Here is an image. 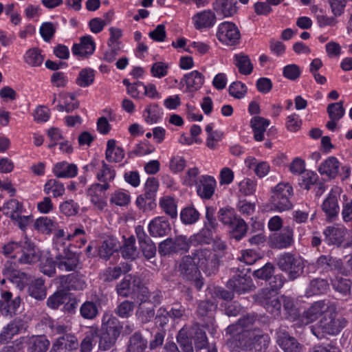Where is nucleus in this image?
<instances>
[{"label": "nucleus", "mask_w": 352, "mask_h": 352, "mask_svg": "<svg viewBox=\"0 0 352 352\" xmlns=\"http://www.w3.org/2000/svg\"><path fill=\"white\" fill-rule=\"evenodd\" d=\"M237 346L244 352H261L268 346L270 338L259 329L236 335Z\"/></svg>", "instance_id": "obj_2"}, {"label": "nucleus", "mask_w": 352, "mask_h": 352, "mask_svg": "<svg viewBox=\"0 0 352 352\" xmlns=\"http://www.w3.org/2000/svg\"><path fill=\"white\" fill-rule=\"evenodd\" d=\"M216 19L214 12L210 10L198 12L192 17V21L197 30L212 27L216 23Z\"/></svg>", "instance_id": "obj_25"}, {"label": "nucleus", "mask_w": 352, "mask_h": 352, "mask_svg": "<svg viewBox=\"0 0 352 352\" xmlns=\"http://www.w3.org/2000/svg\"><path fill=\"white\" fill-rule=\"evenodd\" d=\"M22 209V204L18 200L12 199L4 204L3 207L0 208V211L12 219H14L19 214H21Z\"/></svg>", "instance_id": "obj_39"}, {"label": "nucleus", "mask_w": 352, "mask_h": 352, "mask_svg": "<svg viewBox=\"0 0 352 352\" xmlns=\"http://www.w3.org/2000/svg\"><path fill=\"white\" fill-rule=\"evenodd\" d=\"M230 236L236 241L241 240L246 234L248 226L245 221L240 217L234 219L229 226Z\"/></svg>", "instance_id": "obj_38"}, {"label": "nucleus", "mask_w": 352, "mask_h": 352, "mask_svg": "<svg viewBox=\"0 0 352 352\" xmlns=\"http://www.w3.org/2000/svg\"><path fill=\"white\" fill-rule=\"evenodd\" d=\"M160 204L164 212L171 218L177 217V206L173 198L170 197H164L160 200Z\"/></svg>", "instance_id": "obj_56"}, {"label": "nucleus", "mask_w": 352, "mask_h": 352, "mask_svg": "<svg viewBox=\"0 0 352 352\" xmlns=\"http://www.w3.org/2000/svg\"><path fill=\"white\" fill-rule=\"evenodd\" d=\"M27 352H46L50 341L43 336H32L23 342Z\"/></svg>", "instance_id": "obj_26"}, {"label": "nucleus", "mask_w": 352, "mask_h": 352, "mask_svg": "<svg viewBox=\"0 0 352 352\" xmlns=\"http://www.w3.org/2000/svg\"><path fill=\"white\" fill-rule=\"evenodd\" d=\"M21 299L19 296L14 295L9 291L1 292L0 299V313L7 316L15 314L19 308Z\"/></svg>", "instance_id": "obj_15"}, {"label": "nucleus", "mask_w": 352, "mask_h": 352, "mask_svg": "<svg viewBox=\"0 0 352 352\" xmlns=\"http://www.w3.org/2000/svg\"><path fill=\"white\" fill-rule=\"evenodd\" d=\"M43 59L44 58L41 54V50L37 47L28 50L24 55L25 63L33 67L41 66Z\"/></svg>", "instance_id": "obj_43"}, {"label": "nucleus", "mask_w": 352, "mask_h": 352, "mask_svg": "<svg viewBox=\"0 0 352 352\" xmlns=\"http://www.w3.org/2000/svg\"><path fill=\"white\" fill-rule=\"evenodd\" d=\"M65 190L64 185L56 179L48 180L44 186V192L47 195L52 192L54 197L62 196Z\"/></svg>", "instance_id": "obj_50"}, {"label": "nucleus", "mask_w": 352, "mask_h": 352, "mask_svg": "<svg viewBox=\"0 0 352 352\" xmlns=\"http://www.w3.org/2000/svg\"><path fill=\"white\" fill-rule=\"evenodd\" d=\"M236 4L234 0H216L213 3V10L224 17L231 16L237 12Z\"/></svg>", "instance_id": "obj_30"}, {"label": "nucleus", "mask_w": 352, "mask_h": 352, "mask_svg": "<svg viewBox=\"0 0 352 352\" xmlns=\"http://www.w3.org/2000/svg\"><path fill=\"white\" fill-rule=\"evenodd\" d=\"M96 331H89L86 333L80 343V352H91L94 346L97 342Z\"/></svg>", "instance_id": "obj_54"}, {"label": "nucleus", "mask_w": 352, "mask_h": 352, "mask_svg": "<svg viewBox=\"0 0 352 352\" xmlns=\"http://www.w3.org/2000/svg\"><path fill=\"white\" fill-rule=\"evenodd\" d=\"M29 294L36 300H41L46 297V289L44 280L37 278L32 281L28 288Z\"/></svg>", "instance_id": "obj_41"}, {"label": "nucleus", "mask_w": 352, "mask_h": 352, "mask_svg": "<svg viewBox=\"0 0 352 352\" xmlns=\"http://www.w3.org/2000/svg\"><path fill=\"white\" fill-rule=\"evenodd\" d=\"M182 80L185 82L190 91H194L201 88L204 82V77L199 72L195 70L184 75Z\"/></svg>", "instance_id": "obj_35"}, {"label": "nucleus", "mask_w": 352, "mask_h": 352, "mask_svg": "<svg viewBox=\"0 0 352 352\" xmlns=\"http://www.w3.org/2000/svg\"><path fill=\"white\" fill-rule=\"evenodd\" d=\"M293 241V230L287 227L274 237V243L277 248H285L289 246Z\"/></svg>", "instance_id": "obj_45"}, {"label": "nucleus", "mask_w": 352, "mask_h": 352, "mask_svg": "<svg viewBox=\"0 0 352 352\" xmlns=\"http://www.w3.org/2000/svg\"><path fill=\"white\" fill-rule=\"evenodd\" d=\"M339 189L337 188L332 189L322 204V210L325 213L329 221L333 220L339 213Z\"/></svg>", "instance_id": "obj_16"}, {"label": "nucleus", "mask_w": 352, "mask_h": 352, "mask_svg": "<svg viewBox=\"0 0 352 352\" xmlns=\"http://www.w3.org/2000/svg\"><path fill=\"white\" fill-rule=\"evenodd\" d=\"M80 43H75L72 49L74 55L87 58L92 54L96 49V44L91 36H84L80 39Z\"/></svg>", "instance_id": "obj_22"}, {"label": "nucleus", "mask_w": 352, "mask_h": 352, "mask_svg": "<svg viewBox=\"0 0 352 352\" xmlns=\"http://www.w3.org/2000/svg\"><path fill=\"white\" fill-rule=\"evenodd\" d=\"M180 219L183 223L191 225L198 221L199 212L194 207H186L180 212Z\"/></svg>", "instance_id": "obj_48"}, {"label": "nucleus", "mask_w": 352, "mask_h": 352, "mask_svg": "<svg viewBox=\"0 0 352 352\" xmlns=\"http://www.w3.org/2000/svg\"><path fill=\"white\" fill-rule=\"evenodd\" d=\"M340 162L335 157H329L318 168L322 175H326L329 179H334L339 173Z\"/></svg>", "instance_id": "obj_29"}, {"label": "nucleus", "mask_w": 352, "mask_h": 352, "mask_svg": "<svg viewBox=\"0 0 352 352\" xmlns=\"http://www.w3.org/2000/svg\"><path fill=\"white\" fill-rule=\"evenodd\" d=\"M213 230L210 228L204 227L194 236L195 240L199 243L209 244L213 239Z\"/></svg>", "instance_id": "obj_63"}, {"label": "nucleus", "mask_w": 352, "mask_h": 352, "mask_svg": "<svg viewBox=\"0 0 352 352\" xmlns=\"http://www.w3.org/2000/svg\"><path fill=\"white\" fill-rule=\"evenodd\" d=\"M256 320V315L254 314H248L241 318L236 323L229 325L226 329L227 335L234 338L236 335L241 334L243 331H252L250 328Z\"/></svg>", "instance_id": "obj_18"}, {"label": "nucleus", "mask_w": 352, "mask_h": 352, "mask_svg": "<svg viewBox=\"0 0 352 352\" xmlns=\"http://www.w3.org/2000/svg\"><path fill=\"white\" fill-rule=\"evenodd\" d=\"M281 306L283 305L284 311L286 312L287 317L292 320L296 319L299 316V311L292 298L283 296L280 297Z\"/></svg>", "instance_id": "obj_47"}, {"label": "nucleus", "mask_w": 352, "mask_h": 352, "mask_svg": "<svg viewBox=\"0 0 352 352\" xmlns=\"http://www.w3.org/2000/svg\"><path fill=\"white\" fill-rule=\"evenodd\" d=\"M134 307L133 302L126 300L116 307L115 313L122 318H127L131 316Z\"/></svg>", "instance_id": "obj_59"}, {"label": "nucleus", "mask_w": 352, "mask_h": 352, "mask_svg": "<svg viewBox=\"0 0 352 352\" xmlns=\"http://www.w3.org/2000/svg\"><path fill=\"white\" fill-rule=\"evenodd\" d=\"M26 329V323L21 318H15L10 322L0 333L1 340L11 339L14 335L21 333Z\"/></svg>", "instance_id": "obj_28"}, {"label": "nucleus", "mask_w": 352, "mask_h": 352, "mask_svg": "<svg viewBox=\"0 0 352 352\" xmlns=\"http://www.w3.org/2000/svg\"><path fill=\"white\" fill-rule=\"evenodd\" d=\"M79 206L72 199L67 200L60 205V212L68 217L76 215Z\"/></svg>", "instance_id": "obj_64"}, {"label": "nucleus", "mask_w": 352, "mask_h": 352, "mask_svg": "<svg viewBox=\"0 0 352 352\" xmlns=\"http://www.w3.org/2000/svg\"><path fill=\"white\" fill-rule=\"evenodd\" d=\"M276 265L283 272L287 273L288 278L294 280L303 272L304 263L291 253H285L277 258Z\"/></svg>", "instance_id": "obj_4"}, {"label": "nucleus", "mask_w": 352, "mask_h": 352, "mask_svg": "<svg viewBox=\"0 0 352 352\" xmlns=\"http://www.w3.org/2000/svg\"><path fill=\"white\" fill-rule=\"evenodd\" d=\"M177 270L179 276L186 280H196L200 276V271L194 252L182 257Z\"/></svg>", "instance_id": "obj_11"}, {"label": "nucleus", "mask_w": 352, "mask_h": 352, "mask_svg": "<svg viewBox=\"0 0 352 352\" xmlns=\"http://www.w3.org/2000/svg\"><path fill=\"white\" fill-rule=\"evenodd\" d=\"M333 288L343 296H347L351 293V281L349 279L340 276H336L331 280Z\"/></svg>", "instance_id": "obj_46"}, {"label": "nucleus", "mask_w": 352, "mask_h": 352, "mask_svg": "<svg viewBox=\"0 0 352 352\" xmlns=\"http://www.w3.org/2000/svg\"><path fill=\"white\" fill-rule=\"evenodd\" d=\"M276 341L284 352H302V346L290 336L285 327H280L276 331Z\"/></svg>", "instance_id": "obj_12"}, {"label": "nucleus", "mask_w": 352, "mask_h": 352, "mask_svg": "<svg viewBox=\"0 0 352 352\" xmlns=\"http://www.w3.org/2000/svg\"><path fill=\"white\" fill-rule=\"evenodd\" d=\"M329 312L316 325L311 327V332L318 339H322L327 336L337 335L346 325V320L344 318H336L331 309Z\"/></svg>", "instance_id": "obj_3"}, {"label": "nucleus", "mask_w": 352, "mask_h": 352, "mask_svg": "<svg viewBox=\"0 0 352 352\" xmlns=\"http://www.w3.org/2000/svg\"><path fill=\"white\" fill-rule=\"evenodd\" d=\"M140 283L138 278L127 276L117 285L116 289L118 294L122 297H127L132 295L137 287Z\"/></svg>", "instance_id": "obj_27"}, {"label": "nucleus", "mask_w": 352, "mask_h": 352, "mask_svg": "<svg viewBox=\"0 0 352 352\" xmlns=\"http://www.w3.org/2000/svg\"><path fill=\"white\" fill-rule=\"evenodd\" d=\"M267 289H263L257 298L262 306L274 316H279L281 309V300L276 296H270Z\"/></svg>", "instance_id": "obj_21"}, {"label": "nucleus", "mask_w": 352, "mask_h": 352, "mask_svg": "<svg viewBox=\"0 0 352 352\" xmlns=\"http://www.w3.org/2000/svg\"><path fill=\"white\" fill-rule=\"evenodd\" d=\"M21 256L18 261L22 264H32L38 261L41 256V252L29 239L21 241Z\"/></svg>", "instance_id": "obj_14"}, {"label": "nucleus", "mask_w": 352, "mask_h": 352, "mask_svg": "<svg viewBox=\"0 0 352 352\" xmlns=\"http://www.w3.org/2000/svg\"><path fill=\"white\" fill-rule=\"evenodd\" d=\"M270 120L260 116H254L250 121V126L254 131V138L256 141H263L264 133L270 125Z\"/></svg>", "instance_id": "obj_32"}, {"label": "nucleus", "mask_w": 352, "mask_h": 352, "mask_svg": "<svg viewBox=\"0 0 352 352\" xmlns=\"http://www.w3.org/2000/svg\"><path fill=\"white\" fill-rule=\"evenodd\" d=\"M346 234V230L343 228L328 226L323 231L324 241L329 245L340 246Z\"/></svg>", "instance_id": "obj_24"}, {"label": "nucleus", "mask_w": 352, "mask_h": 352, "mask_svg": "<svg viewBox=\"0 0 352 352\" xmlns=\"http://www.w3.org/2000/svg\"><path fill=\"white\" fill-rule=\"evenodd\" d=\"M94 70L91 68H85L80 71L76 83L78 86L85 88L94 82Z\"/></svg>", "instance_id": "obj_44"}, {"label": "nucleus", "mask_w": 352, "mask_h": 352, "mask_svg": "<svg viewBox=\"0 0 352 352\" xmlns=\"http://www.w3.org/2000/svg\"><path fill=\"white\" fill-rule=\"evenodd\" d=\"M274 266L272 263H267L262 267L254 270L253 276L258 279L267 280L274 274Z\"/></svg>", "instance_id": "obj_60"}, {"label": "nucleus", "mask_w": 352, "mask_h": 352, "mask_svg": "<svg viewBox=\"0 0 352 352\" xmlns=\"http://www.w3.org/2000/svg\"><path fill=\"white\" fill-rule=\"evenodd\" d=\"M129 270L130 267L126 264H122V266L109 267L105 272V280L112 281L118 278L122 273L128 272Z\"/></svg>", "instance_id": "obj_55"}, {"label": "nucleus", "mask_w": 352, "mask_h": 352, "mask_svg": "<svg viewBox=\"0 0 352 352\" xmlns=\"http://www.w3.org/2000/svg\"><path fill=\"white\" fill-rule=\"evenodd\" d=\"M53 172L57 177L72 178L77 175L78 168L74 164L62 162L54 166Z\"/></svg>", "instance_id": "obj_33"}, {"label": "nucleus", "mask_w": 352, "mask_h": 352, "mask_svg": "<svg viewBox=\"0 0 352 352\" xmlns=\"http://www.w3.org/2000/svg\"><path fill=\"white\" fill-rule=\"evenodd\" d=\"M60 287L63 290H82L86 287L84 276L80 273H72L60 277Z\"/></svg>", "instance_id": "obj_19"}, {"label": "nucleus", "mask_w": 352, "mask_h": 352, "mask_svg": "<svg viewBox=\"0 0 352 352\" xmlns=\"http://www.w3.org/2000/svg\"><path fill=\"white\" fill-rule=\"evenodd\" d=\"M190 241L186 236L179 235L175 238H167L158 245V252L162 256H166L180 252H188L190 249Z\"/></svg>", "instance_id": "obj_6"}, {"label": "nucleus", "mask_w": 352, "mask_h": 352, "mask_svg": "<svg viewBox=\"0 0 352 352\" xmlns=\"http://www.w3.org/2000/svg\"><path fill=\"white\" fill-rule=\"evenodd\" d=\"M121 253L124 258L131 260H134L138 256L134 236H131L125 239L124 243L121 248Z\"/></svg>", "instance_id": "obj_42"}, {"label": "nucleus", "mask_w": 352, "mask_h": 352, "mask_svg": "<svg viewBox=\"0 0 352 352\" xmlns=\"http://www.w3.org/2000/svg\"><path fill=\"white\" fill-rule=\"evenodd\" d=\"M293 189L289 184L280 183L274 188L271 197L272 205L278 211H285L292 208V204L289 200Z\"/></svg>", "instance_id": "obj_8"}, {"label": "nucleus", "mask_w": 352, "mask_h": 352, "mask_svg": "<svg viewBox=\"0 0 352 352\" xmlns=\"http://www.w3.org/2000/svg\"><path fill=\"white\" fill-rule=\"evenodd\" d=\"M121 329L120 322L116 317L111 314H104L100 333L97 335L99 349L102 351L111 349L116 345Z\"/></svg>", "instance_id": "obj_1"}, {"label": "nucleus", "mask_w": 352, "mask_h": 352, "mask_svg": "<svg viewBox=\"0 0 352 352\" xmlns=\"http://www.w3.org/2000/svg\"><path fill=\"white\" fill-rule=\"evenodd\" d=\"M329 289V283L327 280L315 278L311 280L308 289V293L311 295H317L324 293Z\"/></svg>", "instance_id": "obj_49"}, {"label": "nucleus", "mask_w": 352, "mask_h": 352, "mask_svg": "<svg viewBox=\"0 0 352 352\" xmlns=\"http://www.w3.org/2000/svg\"><path fill=\"white\" fill-rule=\"evenodd\" d=\"M217 38L227 45H234L239 43L241 35L238 28L231 22H223L219 26Z\"/></svg>", "instance_id": "obj_13"}, {"label": "nucleus", "mask_w": 352, "mask_h": 352, "mask_svg": "<svg viewBox=\"0 0 352 352\" xmlns=\"http://www.w3.org/2000/svg\"><path fill=\"white\" fill-rule=\"evenodd\" d=\"M57 340L69 352L78 349L79 346L77 338L72 334H64Z\"/></svg>", "instance_id": "obj_62"}, {"label": "nucleus", "mask_w": 352, "mask_h": 352, "mask_svg": "<svg viewBox=\"0 0 352 352\" xmlns=\"http://www.w3.org/2000/svg\"><path fill=\"white\" fill-rule=\"evenodd\" d=\"M56 266L61 271H76L81 270L82 264L80 260V254L70 250L69 248H63L62 252L56 256Z\"/></svg>", "instance_id": "obj_9"}, {"label": "nucleus", "mask_w": 352, "mask_h": 352, "mask_svg": "<svg viewBox=\"0 0 352 352\" xmlns=\"http://www.w3.org/2000/svg\"><path fill=\"white\" fill-rule=\"evenodd\" d=\"M102 168L97 174V179L100 182H102V184H109V182L114 179L116 172L104 161H102Z\"/></svg>", "instance_id": "obj_52"}, {"label": "nucleus", "mask_w": 352, "mask_h": 352, "mask_svg": "<svg viewBox=\"0 0 352 352\" xmlns=\"http://www.w3.org/2000/svg\"><path fill=\"white\" fill-rule=\"evenodd\" d=\"M136 316L142 323L151 322L155 316V305L151 302L139 303L138 309L136 311Z\"/></svg>", "instance_id": "obj_36"}, {"label": "nucleus", "mask_w": 352, "mask_h": 352, "mask_svg": "<svg viewBox=\"0 0 352 352\" xmlns=\"http://www.w3.org/2000/svg\"><path fill=\"white\" fill-rule=\"evenodd\" d=\"M331 309L335 311L336 306L329 300L315 302L301 316V321L305 324H308L316 321L320 316H324Z\"/></svg>", "instance_id": "obj_10"}, {"label": "nucleus", "mask_w": 352, "mask_h": 352, "mask_svg": "<svg viewBox=\"0 0 352 352\" xmlns=\"http://www.w3.org/2000/svg\"><path fill=\"white\" fill-rule=\"evenodd\" d=\"M146 346L147 341L140 333L136 332L129 339L127 352H143Z\"/></svg>", "instance_id": "obj_40"}, {"label": "nucleus", "mask_w": 352, "mask_h": 352, "mask_svg": "<svg viewBox=\"0 0 352 352\" xmlns=\"http://www.w3.org/2000/svg\"><path fill=\"white\" fill-rule=\"evenodd\" d=\"M234 63L241 74L249 75L252 72L253 65L248 55L243 53L235 54L234 56Z\"/></svg>", "instance_id": "obj_37"}, {"label": "nucleus", "mask_w": 352, "mask_h": 352, "mask_svg": "<svg viewBox=\"0 0 352 352\" xmlns=\"http://www.w3.org/2000/svg\"><path fill=\"white\" fill-rule=\"evenodd\" d=\"M117 250L113 240H105L98 248V255L104 260H108L113 253Z\"/></svg>", "instance_id": "obj_53"}, {"label": "nucleus", "mask_w": 352, "mask_h": 352, "mask_svg": "<svg viewBox=\"0 0 352 352\" xmlns=\"http://www.w3.org/2000/svg\"><path fill=\"white\" fill-rule=\"evenodd\" d=\"M229 94L235 98H243L247 93L248 88L240 81L232 82L228 89Z\"/></svg>", "instance_id": "obj_61"}, {"label": "nucleus", "mask_w": 352, "mask_h": 352, "mask_svg": "<svg viewBox=\"0 0 352 352\" xmlns=\"http://www.w3.org/2000/svg\"><path fill=\"white\" fill-rule=\"evenodd\" d=\"M232 276L227 282V287L233 292L241 294L250 292L254 287L252 280L250 276L247 275L245 269L233 267L231 270Z\"/></svg>", "instance_id": "obj_7"}, {"label": "nucleus", "mask_w": 352, "mask_h": 352, "mask_svg": "<svg viewBox=\"0 0 352 352\" xmlns=\"http://www.w3.org/2000/svg\"><path fill=\"white\" fill-rule=\"evenodd\" d=\"M148 229L151 236L162 237L168 234L170 226L165 217H157L149 223Z\"/></svg>", "instance_id": "obj_23"}, {"label": "nucleus", "mask_w": 352, "mask_h": 352, "mask_svg": "<svg viewBox=\"0 0 352 352\" xmlns=\"http://www.w3.org/2000/svg\"><path fill=\"white\" fill-rule=\"evenodd\" d=\"M14 265L8 261L3 272L8 279L16 284V287L21 290L28 284V276L27 274L16 270Z\"/></svg>", "instance_id": "obj_20"}, {"label": "nucleus", "mask_w": 352, "mask_h": 352, "mask_svg": "<svg viewBox=\"0 0 352 352\" xmlns=\"http://www.w3.org/2000/svg\"><path fill=\"white\" fill-rule=\"evenodd\" d=\"M80 314L85 319H94L98 314L97 305L92 301H86L80 307Z\"/></svg>", "instance_id": "obj_51"}, {"label": "nucleus", "mask_w": 352, "mask_h": 352, "mask_svg": "<svg viewBox=\"0 0 352 352\" xmlns=\"http://www.w3.org/2000/svg\"><path fill=\"white\" fill-rule=\"evenodd\" d=\"M327 111L331 120H340L344 114L343 102L340 101L338 102L329 104Z\"/></svg>", "instance_id": "obj_57"}, {"label": "nucleus", "mask_w": 352, "mask_h": 352, "mask_svg": "<svg viewBox=\"0 0 352 352\" xmlns=\"http://www.w3.org/2000/svg\"><path fill=\"white\" fill-rule=\"evenodd\" d=\"M109 187V184H94L87 190V195L90 197L91 203L100 210H102L107 206L105 192Z\"/></svg>", "instance_id": "obj_17"}, {"label": "nucleus", "mask_w": 352, "mask_h": 352, "mask_svg": "<svg viewBox=\"0 0 352 352\" xmlns=\"http://www.w3.org/2000/svg\"><path fill=\"white\" fill-rule=\"evenodd\" d=\"M215 180L210 176H202L197 185V194L205 199H210L214 193Z\"/></svg>", "instance_id": "obj_31"}, {"label": "nucleus", "mask_w": 352, "mask_h": 352, "mask_svg": "<svg viewBox=\"0 0 352 352\" xmlns=\"http://www.w3.org/2000/svg\"><path fill=\"white\" fill-rule=\"evenodd\" d=\"M159 182L155 177H149L146 182L144 186L145 192L144 195L148 200V208L149 210L153 209L156 206L155 196L158 190Z\"/></svg>", "instance_id": "obj_34"}, {"label": "nucleus", "mask_w": 352, "mask_h": 352, "mask_svg": "<svg viewBox=\"0 0 352 352\" xmlns=\"http://www.w3.org/2000/svg\"><path fill=\"white\" fill-rule=\"evenodd\" d=\"M199 270L210 276L217 272L220 264L219 256L207 248H197L193 251Z\"/></svg>", "instance_id": "obj_5"}, {"label": "nucleus", "mask_w": 352, "mask_h": 352, "mask_svg": "<svg viewBox=\"0 0 352 352\" xmlns=\"http://www.w3.org/2000/svg\"><path fill=\"white\" fill-rule=\"evenodd\" d=\"M217 305L210 300L201 301L197 307V314L201 316L212 317L213 313L216 310Z\"/></svg>", "instance_id": "obj_58"}]
</instances>
